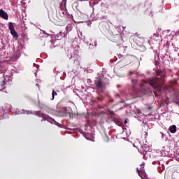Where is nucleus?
Wrapping results in <instances>:
<instances>
[{"mask_svg": "<svg viewBox=\"0 0 179 179\" xmlns=\"http://www.w3.org/2000/svg\"><path fill=\"white\" fill-rule=\"evenodd\" d=\"M110 114H114V111H110Z\"/></svg>", "mask_w": 179, "mask_h": 179, "instance_id": "6ab92c4d", "label": "nucleus"}, {"mask_svg": "<svg viewBox=\"0 0 179 179\" xmlns=\"http://www.w3.org/2000/svg\"><path fill=\"white\" fill-rule=\"evenodd\" d=\"M178 33H179V29H178Z\"/></svg>", "mask_w": 179, "mask_h": 179, "instance_id": "5701e85b", "label": "nucleus"}, {"mask_svg": "<svg viewBox=\"0 0 179 179\" xmlns=\"http://www.w3.org/2000/svg\"><path fill=\"white\" fill-rule=\"evenodd\" d=\"M64 37H66V34H64Z\"/></svg>", "mask_w": 179, "mask_h": 179, "instance_id": "412c9836", "label": "nucleus"}, {"mask_svg": "<svg viewBox=\"0 0 179 179\" xmlns=\"http://www.w3.org/2000/svg\"><path fill=\"white\" fill-rule=\"evenodd\" d=\"M9 30L10 31H13L15 30V27L13 26V23L9 22Z\"/></svg>", "mask_w": 179, "mask_h": 179, "instance_id": "4468645a", "label": "nucleus"}, {"mask_svg": "<svg viewBox=\"0 0 179 179\" xmlns=\"http://www.w3.org/2000/svg\"><path fill=\"white\" fill-rule=\"evenodd\" d=\"M169 92L173 103H176L178 106H179V90L177 88L171 87L170 88Z\"/></svg>", "mask_w": 179, "mask_h": 179, "instance_id": "7ed1b4c3", "label": "nucleus"}, {"mask_svg": "<svg viewBox=\"0 0 179 179\" xmlns=\"http://www.w3.org/2000/svg\"><path fill=\"white\" fill-rule=\"evenodd\" d=\"M122 62L124 64V65H129L131 62H132V57L131 56H127L123 58Z\"/></svg>", "mask_w": 179, "mask_h": 179, "instance_id": "423d86ee", "label": "nucleus"}, {"mask_svg": "<svg viewBox=\"0 0 179 179\" xmlns=\"http://www.w3.org/2000/svg\"><path fill=\"white\" fill-rule=\"evenodd\" d=\"M122 41V36L120 35H116L114 36V42L115 43H120Z\"/></svg>", "mask_w": 179, "mask_h": 179, "instance_id": "9d476101", "label": "nucleus"}, {"mask_svg": "<svg viewBox=\"0 0 179 179\" xmlns=\"http://www.w3.org/2000/svg\"><path fill=\"white\" fill-rule=\"evenodd\" d=\"M103 141L104 142H108L110 141V139L108 138V136H107L106 134H105V136H103Z\"/></svg>", "mask_w": 179, "mask_h": 179, "instance_id": "2eb2a0df", "label": "nucleus"}, {"mask_svg": "<svg viewBox=\"0 0 179 179\" xmlns=\"http://www.w3.org/2000/svg\"><path fill=\"white\" fill-rule=\"evenodd\" d=\"M10 34L13 35V37L15 40H17L19 38V34H17V32H16V30L10 31Z\"/></svg>", "mask_w": 179, "mask_h": 179, "instance_id": "9b49d317", "label": "nucleus"}, {"mask_svg": "<svg viewBox=\"0 0 179 179\" xmlns=\"http://www.w3.org/2000/svg\"><path fill=\"white\" fill-rule=\"evenodd\" d=\"M138 38H139L138 36H131L130 37L131 41H133L136 44H138Z\"/></svg>", "mask_w": 179, "mask_h": 179, "instance_id": "ddd939ff", "label": "nucleus"}, {"mask_svg": "<svg viewBox=\"0 0 179 179\" xmlns=\"http://www.w3.org/2000/svg\"><path fill=\"white\" fill-rule=\"evenodd\" d=\"M41 118L45 120V121H48V122H50L51 124H52L53 122H54V124H55V122H57L51 117H50L49 115L44 114V113L41 114Z\"/></svg>", "mask_w": 179, "mask_h": 179, "instance_id": "39448f33", "label": "nucleus"}, {"mask_svg": "<svg viewBox=\"0 0 179 179\" xmlns=\"http://www.w3.org/2000/svg\"><path fill=\"white\" fill-rule=\"evenodd\" d=\"M60 8L66 12V13H68V9H66V0H62L60 3Z\"/></svg>", "mask_w": 179, "mask_h": 179, "instance_id": "1a4fd4ad", "label": "nucleus"}, {"mask_svg": "<svg viewBox=\"0 0 179 179\" xmlns=\"http://www.w3.org/2000/svg\"><path fill=\"white\" fill-rule=\"evenodd\" d=\"M169 131L171 134H176L177 132V126L173 125L169 128Z\"/></svg>", "mask_w": 179, "mask_h": 179, "instance_id": "f8f14e48", "label": "nucleus"}, {"mask_svg": "<svg viewBox=\"0 0 179 179\" xmlns=\"http://www.w3.org/2000/svg\"><path fill=\"white\" fill-rule=\"evenodd\" d=\"M147 110H152V107H151V106H149L148 108H147Z\"/></svg>", "mask_w": 179, "mask_h": 179, "instance_id": "a211bd4d", "label": "nucleus"}, {"mask_svg": "<svg viewBox=\"0 0 179 179\" xmlns=\"http://www.w3.org/2000/svg\"><path fill=\"white\" fill-rule=\"evenodd\" d=\"M164 83V77L155 78L150 81V85L154 87V89H162V86Z\"/></svg>", "mask_w": 179, "mask_h": 179, "instance_id": "f03ea898", "label": "nucleus"}, {"mask_svg": "<svg viewBox=\"0 0 179 179\" xmlns=\"http://www.w3.org/2000/svg\"><path fill=\"white\" fill-rule=\"evenodd\" d=\"M1 83L0 84V90H3L5 89V85H6V78H5V76L3 74L1 75Z\"/></svg>", "mask_w": 179, "mask_h": 179, "instance_id": "0eeeda50", "label": "nucleus"}, {"mask_svg": "<svg viewBox=\"0 0 179 179\" xmlns=\"http://www.w3.org/2000/svg\"><path fill=\"white\" fill-rule=\"evenodd\" d=\"M0 17L5 19V20H8V19H9V15L3 9L0 10Z\"/></svg>", "mask_w": 179, "mask_h": 179, "instance_id": "6e6552de", "label": "nucleus"}, {"mask_svg": "<svg viewBox=\"0 0 179 179\" xmlns=\"http://www.w3.org/2000/svg\"><path fill=\"white\" fill-rule=\"evenodd\" d=\"M97 99H98V100H101V98H99V97H98Z\"/></svg>", "mask_w": 179, "mask_h": 179, "instance_id": "4be33fe9", "label": "nucleus"}, {"mask_svg": "<svg viewBox=\"0 0 179 179\" xmlns=\"http://www.w3.org/2000/svg\"><path fill=\"white\" fill-rule=\"evenodd\" d=\"M156 73H157V75H160L161 73H163V71H161V70H157V71H156Z\"/></svg>", "mask_w": 179, "mask_h": 179, "instance_id": "f3484780", "label": "nucleus"}, {"mask_svg": "<svg viewBox=\"0 0 179 179\" xmlns=\"http://www.w3.org/2000/svg\"><path fill=\"white\" fill-rule=\"evenodd\" d=\"M60 14L61 13H59L58 14H55V13L50 14L49 15L50 20H51V22L55 24H57V23L59 22V20H61L62 19H64V12H62L63 15H61Z\"/></svg>", "mask_w": 179, "mask_h": 179, "instance_id": "20e7f679", "label": "nucleus"}, {"mask_svg": "<svg viewBox=\"0 0 179 179\" xmlns=\"http://www.w3.org/2000/svg\"><path fill=\"white\" fill-rule=\"evenodd\" d=\"M95 89L96 90H100L101 93H104V90H106V87L107 85H110V80L106 78H101L98 77L94 81Z\"/></svg>", "mask_w": 179, "mask_h": 179, "instance_id": "f257e3e1", "label": "nucleus"}, {"mask_svg": "<svg viewBox=\"0 0 179 179\" xmlns=\"http://www.w3.org/2000/svg\"><path fill=\"white\" fill-rule=\"evenodd\" d=\"M52 100H54V98L55 97V96H57V92L53 90L52 93Z\"/></svg>", "mask_w": 179, "mask_h": 179, "instance_id": "dca6fc26", "label": "nucleus"}, {"mask_svg": "<svg viewBox=\"0 0 179 179\" xmlns=\"http://www.w3.org/2000/svg\"><path fill=\"white\" fill-rule=\"evenodd\" d=\"M154 36H156V37H157V34H154Z\"/></svg>", "mask_w": 179, "mask_h": 179, "instance_id": "aec40b11", "label": "nucleus"}]
</instances>
